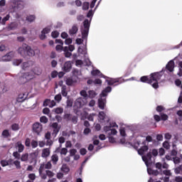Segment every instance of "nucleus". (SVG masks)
<instances>
[{
	"mask_svg": "<svg viewBox=\"0 0 182 182\" xmlns=\"http://www.w3.org/2000/svg\"><path fill=\"white\" fill-rule=\"evenodd\" d=\"M90 5V4H89V2H87V1L84 2L82 4L83 11H87V9H89Z\"/></svg>",
	"mask_w": 182,
	"mask_h": 182,
	"instance_id": "52",
	"label": "nucleus"
},
{
	"mask_svg": "<svg viewBox=\"0 0 182 182\" xmlns=\"http://www.w3.org/2000/svg\"><path fill=\"white\" fill-rule=\"evenodd\" d=\"M16 150H18V153H22V151H23V150L25 149V146H23V144H22L21 141H18L16 144Z\"/></svg>",
	"mask_w": 182,
	"mask_h": 182,
	"instance_id": "30",
	"label": "nucleus"
},
{
	"mask_svg": "<svg viewBox=\"0 0 182 182\" xmlns=\"http://www.w3.org/2000/svg\"><path fill=\"white\" fill-rule=\"evenodd\" d=\"M106 82L109 86H113L114 83H118L115 85V86H118V85H121V83H124V79L122 77L119 78H110L109 80H106Z\"/></svg>",
	"mask_w": 182,
	"mask_h": 182,
	"instance_id": "10",
	"label": "nucleus"
},
{
	"mask_svg": "<svg viewBox=\"0 0 182 182\" xmlns=\"http://www.w3.org/2000/svg\"><path fill=\"white\" fill-rule=\"evenodd\" d=\"M163 164L161 163L158 162L156 164V167L159 170V171H161V168H168V164L166 163V159H162Z\"/></svg>",
	"mask_w": 182,
	"mask_h": 182,
	"instance_id": "19",
	"label": "nucleus"
},
{
	"mask_svg": "<svg viewBox=\"0 0 182 182\" xmlns=\"http://www.w3.org/2000/svg\"><path fill=\"white\" fill-rule=\"evenodd\" d=\"M178 152L177 151V149H176V145H173V149L171 151V156H173V157H176Z\"/></svg>",
	"mask_w": 182,
	"mask_h": 182,
	"instance_id": "43",
	"label": "nucleus"
},
{
	"mask_svg": "<svg viewBox=\"0 0 182 182\" xmlns=\"http://www.w3.org/2000/svg\"><path fill=\"white\" fill-rule=\"evenodd\" d=\"M21 68L23 70H26V69L29 68V62L23 63L21 65Z\"/></svg>",
	"mask_w": 182,
	"mask_h": 182,
	"instance_id": "54",
	"label": "nucleus"
},
{
	"mask_svg": "<svg viewBox=\"0 0 182 182\" xmlns=\"http://www.w3.org/2000/svg\"><path fill=\"white\" fill-rule=\"evenodd\" d=\"M163 73H154L150 76H142L140 78V82L143 83H149L151 85L154 89H159V80L161 79Z\"/></svg>",
	"mask_w": 182,
	"mask_h": 182,
	"instance_id": "1",
	"label": "nucleus"
},
{
	"mask_svg": "<svg viewBox=\"0 0 182 182\" xmlns=\"http://www.w3.org/2000/svg\"><path fill=\"white\" fill-rule=\"evenodd\" d=\"M11 3L13 4L11 8L14 9V11H19L23 9V6H25V3L23 1L12 0Z\"/></svg>",
	"mask_w": 182,
	"mask_h": 182,
	"instance_id": "9",
	"label": "nucleus"
},
{
	"mask_svg": "<svg viewBox=\"0 0 182 182\" xmlns=\"http://www.w3.org/2000/svg\"><path fill=\"white\" fill-rule=\"evenodd\" d=\"M61 171H63V173H68V171H70V168H69L68 165L63 164L61 167Z\"/></svg>",
	"mask_w": 182,
	"mask_h": 182,
	"instance_id": "41",
	"label": "nucleus"
},
{
	"mask_svg": "<svg viewBox=\"0 0 182 182\" xmlns=\"http://www.w3.org/2000/svg\"><path fill=\"white\" fill-rule=\"evenodd\" d=\"M18 26H19L18 22H11L9 24L8 29H9V31H15L16 29H18Z\"/></svg>",
	"mask_w": 182,
	"mask_h": 182,
	"instance_id": "27",
	"label": "nucleus"
},
{
	"mask_svg": "<svg viewBox=\"0 0 182 182\" xmlns=\"http://www.w3.org/2000/svg\"><path fill=\"white\" fill-rule=\"evenodd\" d=\"M50 127L53 130V136H58V133H59L60 130V127H59V124L57 122H53L51 125Z\"/></svg>",
	"mask_w": 182,
	"mask_h": 182,
	"instance_id": "14",
	"label": "nucleus"
},
{
	"mask_svg": "<svg viewBox=\"0 0 182 182\" xmlns=\"http://www.w3.org/2000/svg\"><path fill=\"white\" fill-rule=\"evenodd\" d=\"M77 31H79V28H77V25H74L69 30V35H70V36H73V35H76L77 33Z\"/></svg>",
	"mask_w": 182,
	"mask_h": 182,
	"instance_id": "29",
	"label": "nucleus"
},
{
	"mask_svg": "<svg viewBox=\"0 0 182 182\" xmlns=\"http://www.w3.org/2000/svg\"><path fill=\"white\" fill-rule=\"evenodd\" d=\"M31 146H32V149H36L38 147V142H37V141L32 140L31 141Z\"/></svg>",
	"mask_w": 182,
	"mask_h": 182,
	"instance_id": "63",
	"label": "nucleus"
},
{
	"mask_svg": "<svg viewBox=\"0 0 182 182\" xmlns=\"http://www.w3.org/2000/svg\"><path fill=\"white\" fill-rule=\"evenodd\" d=\"M53 112H55V113H56V114H62V113H63V108L58 107V108L54 109L53 110Z\"/></svg>",
	"mask_w": 182,
	"mask_h": 182,
	"instance_id": "45",
	"label": "nucleus"
},
{
	"mask_svg": "<svg viewBox=\"0 0 182 182\" xmlns=\"http://www.w3.org/2000/svg\"><path fill=\"white\" fill-rule=\"evenodd\" d=\"M46 174L48 177H53L55 176V173L49 170L46 171Z\"/></svg>",
	"mask_w": 182,
	"mask_h": 182,
	"instance_id": "62",
	"label": "nucleus"
},
{
	"mask_svg": "<svg viewBox=\"0 0 182 182\" xmlns=\"http://www.w3.org/2000/svg\"><path fill=\"white\" fill-rule=\"evenodd\" d=\"M151 141H153V137L150 135L146 136V140H144L142 142L137 141L136 144L141 146V148L138 149V154L139 156H143L145 151L149 150V143H151Z\"/></svg>",
	"mask_w": 182,
	"mask_h": 182,
	"instance_id": "5",
	"label": "nucleus"
},
{
	"mask_svg": "<svg viewBox=\"0 0 182 182\" xmlns=\"http://www.w3.org/2000/svg\"><path fill=\"white\" fill-rule=\"evenodd\" d=\"M10 18L11 16L9 14H7L5 17L1 18V25H6L7 21H9Z\"/></svg>",
	"mask_w": 182,
	"mask_h": 182,
	"instance_id": "42",
	"label": "nucleus"
},
{
	"mask_svg": "<svg viewBox=\"0 0 182 182\" xmlns=\"http://www.w3.org/2000/svg\"><path fill=\"white\" fill-rule=\"evenodd\" d=\"M110 92H112V87L108 86L101 92L100 98L98 100V107H100L101 110L105 109V106H106V98L105 97H106Z\"/></svg>",
	"mask_w": 182,
	"mask_h": 182,
	"instance_id": "6",
	"label": "nucleus"
},
{
	"mask_svg": "<svg viewBox=\"0 0 182 182\" xmlns=\"http://www.w3.org/2000/svg\"><path fill=\"white\" fill-rule=\"evenodd\" d=\"M11 129L14 132H18V130H19V124H13L11 125Z\"/></svg>",
	"mask_w": 182,
	"mask_h": 182,
	"instance_id": "50",
	"label": "nucleus"
},
{
	"mask_svg": "<svg viewBox=\"0 0 182 182\" xmlns=\"http://www.w3.org/2000/svg\"><path fill=\"white\" fill-rule=\"evenodd\" d=\"M174 61L173 60H171L166 65V68L168 72H173L174 70Z\"/></svg>",
	"mask_w": 182,
	"mask_h": 182,
	"instance_id": "28",
	"label": "nucleus"
},
{
	"mask_svg": "<svg viewBox=\"0 0 182 182\" xmlns=\"http://www.w3.org/2000/svg\"><path fill=\"white\" fill-rule=\"evenodd\" d=\"M12 161H13L12 159H9L8 161L1 160L0 164L2 167H6V166H9V165L12 164Z\"/></svg>",
	"mask_w": 182,
	"mask_h": 182,
	"instance_id": "35",
	"label": "nucleus"
},
{
	"mask_svg": "<svg viewBox=\"0 0 182 182\" xmlns=\"http://www.w3.org/2000/svg\"><path fill=\"white\" fill-rule=\"evenodd\" d=\"M61 95L63 97H66L68 96V90L66 88V85H63L61 88Z\"/></svg>",
	"mask_w": 182,
	"mask_h": 182,
	"instance_id": "38",
	"label": "nucleus"
},
{
	"mask_svg": "<svg viewBox=\"0 0 182 182\" xmlns=\"http://www.w3.org/2000/svg\"><path fill=\"white\" fill-rule=\"evenodd\" d=\"M51 161L54 166L58 164V161H59V156L55 154L51 156Z\"/></svg>",
	"mask_w": 182,
	"mask_h": 182,
	"instance_id": "36",
	"label": "nucleus"
},
{
	"mask_svg": "<svg viewBox=\"0 0 182 182\" xmlns=\"http://www.w3.org/2000/svg\"><path fill=\"white\" fill-rule=\"evenodd\" d=\"M42 124L39 122H36L33 124V133L37 134V136H39L41 134V133L42 132Z\"/></svg>",
	"mask_w": 182,
	"mask_h": 182,
	"instance_id": "12",
	"label": "nucleus"
},
{
	"mask_svg": "<svg viewBox=\"0 0 182 182\" xmlns=\"http://www.w3.org/2000/svg\"><path fill=\"white\" fill-rule=\"evenodd\" d=\"M113 127H117V129H118L119 125H117L116 122H109L108 126H105L103 128L105 133L109 135L108 139H109V143H114L116 141L114 138L112 136H116V134H117V130H116Z\"/></svg>",
	"mask_w": 182,
	"mask_h": 182,
	"instance_id": "2",
	"label": "nucleus"
},
{
	"mask_svg": "<svg viewBox=\"0 0 182 182\" xmlns=\"http://www.w3.org/2000/svg\"><path fill=\"white\" fill-rule=\"evenodd\" d=\"M83 26L81 28L82 38H77L75 42L77 45H81L83 42V39L87 41V36L89 35V29L90 28V21L88 19H85L83 22Z\"/></svg>",
	"mask_w": 182,
	"mask_h": 182,
	"instance_id": "3",
	"label": "nucleus"
},
{
	"mask_svg": "<svg viewBox=\"0 0 182 182\" xmlns=\"http://www.w3.org/2000/svg\"><path fill=\"white\" fill-rule=\"evenodd\" d=\"M27 97H28V93L20 94L17 97V102H25Z\"/></svg>",
	"mask_w": 182,
	"mask_h": 182,
	"instance_id": "31",
	"label": "nucleus"
},
{
	"mask_svg": "<svg viewBox=\"0 0 182 182\" xmlns=\"http://www.w3.org/2000/svg\"><path fill=\"white\" fill-rule=\"evenodd\" d=\"M91 74L92 75V76H99V77H106V76L102 74V73L99 70H93L91 72Z\"/></svg>",
	"mask_w": 182,
	"mask_h": 182,
	"instance_id": "32",
	"label": "nucleus"
},
{
	"mask_svg": "<svg viewBox=\"0 0 182 182\" xmlns=\"http://www.w3.org/2000/svg\"><path fill=\"white\" fill-rule=\"evenodd\" d=\"M26 55H28V56H35V50L31 48V46H27V50Z\"/></svg>",
	"mask_w": 182,
	"mask_h": 182,
	"instance_id": "34",
	"label": "nucleus"
},
{
	"mask_svg": "<svg viewBox=\"0 0 182 182\" xmlns=\"http://www.w3.org/2000/svg\"><path fill=\"white\" fill-rule=\"evenodd\" d=\"M50 156V149L49 148H45L42 150L41 157L43 159H48Z\"/></svg>",
	"mask_w": 182,
	"mask_h": 182,
	"instance_id": "24",
	"label": "nucleus"
},
{
	"mask_svg": "<svg viewBox=\"0 0 182 182\" xmlns=\"http://www.w3.org/2000/svg\"><path fill=\"white\" fill-rule=\"evenodd\" d=\"M98 117L101 123H105V122L109 123V122H110V119L106 117V114H105V112H100Z\"/></svg>",
	"mask_w": 182,
	"mask_h": 182,
	"instance_id": "16",
	"label": "nucleus"
},
{
	"mask_svg": "<svg viewBox=\"0 0 182 182\" xmlns=\"http://www.w3.org/2000/svg\"><path fill=\"white\" fill-rule=\"evenodd\" d=\"M97 96V93L95 92V90H90L88 91V97L90 99H95Z\"/></svg>",
	"mask_w": 182,
	"mask_h": 182,
	"instance_id": "39",
	"label": "nucleus"
},
{
	"mask_svg": "<svg viewBox=\"0 0 182 182\" xmlns=\"http://www.w3.org/2000/svg\"><path fill=\"white\" fill-rule=\"evenodd\" d=\"M62 145H60V147L55 149V153H60L61 156H66L68 154V149L62 148Z\"/></svg>",
	"mask_w": 182,
	"mask_h": 182,
	"instance_id": "23",
	"label": "nucleus"
},
{
	"mask_svg": "<svg viewBox=\"0 0 182 182\" xmlns=\"http://www.w3.org/2000/svg\"><path fill=\"white\" fill-rule=\"evenodd\" d=\"M31 72H33L34 75H37V76H39L42 75V68L40 67H35Z\"/></svg>",
	"mask_w": 182,
	"mask_h": 182,
	"instance_id": "33",
	"label": "nucleus"
},
{
	"mask_svg": "<svg viewBox=\"0 0 182 182\" xmlns=\"http://www.w3.org/2000/svg\"><path fill=\"white\" fill-rule=\"evenodd\" d=\"M142 160L144 161L146 167H149L153 161H151V153H148L146 156H142Z\"/></svg>",
	"mask_w": 182,
	"mask_h": 182,
	"instance_id": "13",
	"label": "nucleus"
},
{
	"mask_svg": "<svg viewBox=\"0 0 182 182\" xmlns=\"http://www.w3.org/2000/svg\"><path fill=\"white\" fill-rule=\"evenodd\" d=\"M51 36L54 38H58V36H59V32L58 31H53Z\"/></svg>",
	"mask_w": 182,
	"mask_h": 182,
	"instance_id": "64",
	"label": "nucleus"
},
{
	"mask_svg": "<svg viewBox=\"0 0 182 182\" xmlns=\"http://www.w3.org/2000/svg\"><path fill=\"white\" fill-rule=\"evenodd\" d=\"M147 173L148 174H149V176H159V174H164L165 177H162L161 180H163L164 182L170 181V177L171 176V171L170 170H164L163 171H160L157 170H153L150 168H147Z\"/></svg>",
	"mask_w": 182,
	"mask_h": 182,
	"instance_id": "4",
	"label": "nucleus"
},
{
	"mask_svg": "<svg viewBox=\"0 0 182 182\" xmlns=\"http://www.w3.org/2000/svg\"><path fill=\"white\" fill-rule=\"evenodd\" d=\"M43 169H41V168H39L38 173L40 176L43 180H46L48 176L46 175V173H43Z\"/></svg>",
	"mask_w": 182,
	"mask_h": 182,
	"instance_id": "40",
	"label": "nucleus"
},
{
	"mask_svg": "<svg viewBox=\"0 0 182 182\" xmlns=\"http://www.w3.org/2000/svg\"><path fill=\"white\" fill-rule=\"evenodd\" d=\"M14 55L15 53L14 51L9 52L1 58V60L3 62H9L10 60H12V58H14Z\"/></svg>",
	"mask_w": 182,
	"mask_h": 182,
	"instance_id": "17",
	"label": "nucleus"
},
{
	"mask_svg": "<svg viewBox=\"0 0 182 182\" xmlns=\"http://www.w3.org/2000/svg\"><path fill=\"white\" fill-rule=\"evenodd\" d=\"M90 159V156L86 158L85 161L82 163L81 166L80 168V174H82V171L83 170V167H85L86 163H87V160Z\"/></svg>",
	"mask_w": 182,
	"mask_h": 182,
	"instance_id": "44",
	"label": "nucleus"
},
{
	"mask_svg": "<svg viewBox=\"0 0 182 182\" xmlns=\"http://www.w3.org/2000/svg\"><path fill=\"white\" fill-rule=\"evenodd\" d=\"M174 171H175V174H180V173H182V164L176 167L174 169Z\"/></svg>",
	"mask_w": 182,
	"mask_h": 182,
	"instance_id": "48",
	"label": "nucleus"
},
{
	"mask_svg": "<svg viewBox=\"0 0 182 182\" xmlns=\"http://www.w3.org/2000/svg\"><path fill=\"white\" fill-rule=\"evenodd\" d=\"M21 63H22V59H16V60H14L13 61V65L14 66H19Z\"/></svg>",
	"mask_w": 182,
	"mask_h": 182,
	"instance_id": "47",
	"label": "nucleus"
},
{
	"mask_svg": "<svg viewBox=\"0 0 182 182\" xmlns=\"http://www.w3.org/2000/svg\"><path fill=\"white\" fill-rule=\"evenodd\" d=\"M41 123L46 124L48 123V117L43 116L40 118Z\"/></svg>",
	"mask_w": 182,
	"mask_h": 182,
	"instance_id": "61",
	"label": "nucleus"
},
{
	"mask_svg": "<svg viewBox=\"0 0 182 182\" xmlns=\"http://www.w3.org/2000/svg\"><path fill=\"white\" fill-rule=\"evenodd\" d=\"M77 52L80 53V55H83L84 58H85V62L87 66H90L92 65V62L87 56V49L86 48V46H80L78 48Z\"/></svg>",
	"mask_w": 182,
	"mask_h": 182,
	"instance_id": "8",
	"label": "nucleus"
},
{
	"mask_svg": "<svg viewBox=\"0 0 182 182\" xmlns=\"http://www.w3.org/2000/svg\"><path fill=\"white\" fill-rule=\"evenodd\" d=\"M75 50V46L70 45L69 46L64 47L63 51L65 53V58H70L72 56V52Z\"/></svg>",
	"mask_w": 182,
	"mask_h": 182,
	"instance_id": "11",
	"label": "nucleus"
},
{
	"mask_svg": "<svg viewBox=\"0 0 182 182\" xmlns=\"http://www.w3.org/2000/svg\"><path fill=\"white\" fill-rule=\"evenodd\" d=\"M35 19H36V16L35 15H28L26 17V21H27V22H29L30 23L34 22Z\"/></svg>",
	"mask_w": 182,
	"mask_h": 182,
	"instance_id": "37",
	"label": "nucleus"
},
{
	"mask_svg": "<svg viewBox=\"0 0 182 182\" xmlns=\"http://www.w3.org/2000/svg\"><path fill=\"white\" fill-rule=\"evenodd\" d=\"M43 105L52 108L54 107V106H56V102H55V100H46L43 102Z\"/></svg>",
	"mask_w": 182,
	"mask_h": 182,
	"instance_id": "25",
	"label": "nucleus"
},
{
	"mask_svg": "<svg viewBox=\"0 0 182 182\" xmlns=\"http://www.w3.org/2000/svg\"><path fill=\"white\" fill-rule=\"evenodd\" d=\"M87 103V101L85 98L79 97L75 100V106L77 107H82V106H85Z\"/></svg>",
	"mask_w": 182,
	"mask_h": 182,
	"instance_id": "18",
	"label": "nucleus"
},
{
	"mask_svg": "<svg viewBox=\"0 0 182 182\" xmlns=\"http://www.w3.org/2000/svg\"><path fill=\"white\" fill-rule=\"evenodd\" d=\"M160 116H161V120H164V122H166V120L168 119V116L164 113H161Z\"/></svg>",
	"mask_w": 182,
	"mask_h": 182,
	"instance_id": "60",
	"label": "nucleus"
},
{
	"mask_svg": "<svg viewBox=\"0 0 182 182\" xmlns=\"http://www.w3.org/2000/svg\"><path fill=\"white\" fill-rule=\"evenodd\" d=\"M69 153H70V157H73L77 153V150L75 149H70Z\"/></svg>",
	"mask_w": 182,
	"mask_h": 182,
	"instance_id": "51",
	"label": "nucleus"
},
{
	"mask_svg": "<svg viewBox=\"0 0 182 182\" xmlns=\"http://www.w3.org/2000/svg\"><path fill=\"white\" fill-rule=\"evenodd\" d=\"M172 160H173L174 164H180V163L181 162V159H180L178 156L173 157Z\"/></svg>",
	"mask_w": 182,
	"mask_h": 182,
	"instance_id": "46",
	"label": "nucleus"
},
{
	"mask_svg": "<svg viewBox=\"0 0 182 182\" xmlns=\"http://www.w3.org/2000/svg\"><path fill=\"white\" fill-rule=\"evenodd\" d=\"M71 69H72V62L71 61L65 62L63 67V70L64 72H70Z\"/></svg>",
	"mask_w": 182,
	"mask_h": 182,
	"instance_id": "22",
	"label": "nucleus"
},
{
	"mask_svg": "<svg viewBox=\"0 0 182 182\" xmlns=\"http://www.w3.org/2000/svg\"><path fill=\"white\" fill-rule=\"evenodd\" d=\"M1 134L4 138L9 137V131L8 129L4 130Z\"/></svg>",
	"mask_w": 182,
	"mask_h": 182,
	"instance_id": "58",
	"label": "nucleus"
},
{
	"mask_svg": "<svg viewBox=\"0 0 182 182\" xmlns=\"http://www.w3.org/2000/svg\"><path fill=\"white\" fill-rule=\"evenodd\" d=\"M54 99L58 103L62 100V95L61 94H58L54 97Z\"/></svg>",
	"mask_w": 182,
	"mask_h": 182,
	"instance_id": "55",
	"label": "nucleus"
},
{
	"mask_svg": "<svg viewBox=\"0 0 182 182\" xmlns=\"http://www.w3.org/2000/svg\"><path fill=\"white\" fill-rule=\"evenodd\" d=\"M80 95L82 96L83 99H86V97H87V92L85 90H81Z\"/></svg>",
	"mask_w": 182,
	"mask_h": 182,
	"instance_id": "56",
	"label": "nucleus"
},
{
	"mask_svg": "<svg viewBox=\"0 0 182 182\" xmlns=\"http://www.w3.org/2000/svg\"><path fill=\"white\" fill-rule=\"evenodd\" d=\"M50 32V27H46L41 31V34L40 35V39L43 41V39H46V34Z\"/></svg>",
	"mask_w": 182,
	"mask_h": 182,
	"instance_id": "21",
	"label": "nucleus"
},
{
	"mask_svg": "<svg viewBox=\"0 0 182 182\" xmlns=\"http://www.w3.org/2000/svg\"><path fill=\"white\" fill-rule=\"evenodd\" d=\"M28 48V44L23 43L22 46L18 48V52L21 55L25 57L26 55V50Z\"/></svg>",
	"mask_w": 182,
	"mask_h": 182,
	"instance_id": "15",
	"label": "nucleus"
},
{
	"mask_svg": "<svg viewBox=\"0 0 182 182\" xmlns=\"http://www.w3.org/2000/svg\"><path fill=\"white\" fill-rule=\"evenodd\" d=\"M35 77L33 71H29L25 73H21L19 77L18 82L19 83H26L29 80H32Z\"/></svg>",
	"mask_w": 182,
	"mask_h": 182,
	"instance_id": "7",
	"label": "nucleus"
},
{
	"mask_svg": "<svg viewBox=\"0 0 182 182\" xmlns=\"http://www.w3.org/2000/svg\"><path fill=\"white\" fill-rule=\"evenodd\" d=\"M55 43H59L60 45H57L55 47V50L58 52H62L65 48H63V41L61 39H56L55 40Z\"/></svg>",
	"mask_w": 182,
	"mask_h": 182,
	"instance_id": "20",
	"label": "nucleus"
},
{
	"mask_svg": "<svg viewBox=\"0 0 182 182\" xmlns=\"http://www.w3.org/2000/svg\"><path fill=\"white\" fill-rule=\"evenodd\" d=\"M28 157H29L28 154H23L21 157V161H28Z\"/></svg>",
	"mask_w": 182,
	"mask_h": 182,
	"instance_id": "53",
	"label": "nucleus"
},
{
	"mask_svg": "<svg viewBox=\"0 0 182 182\" xmlns=\"http://www.w3.org/2000/svg\"><path fill=\"white\" fill-rule=\"evenodd\" d=\"M40 168L41 170H45V168L47 170H50V168H52V162H50V161H49L46 164H42L40 166Z\"/></svg>",
	"mask_w": 182,
	"mask_h": 182,
	"instance_id": "26",
	"label": "nucleus"
},
{
	"mask_svg": "<svg viewBox=\"0 0 182 182\" xmlns=\"http://www.w3.org/2000/svg\"><path fill=\"white\" fill-rule=\"evenodd\" d=\"M163 147H164V149H166V150L170 149V144L168 143V141H165L163 143Z\"/></svg>",
	"mask_w": 182,
	"mask_h": 182,
	"instance_id": "59",
	"label": "nucleus"
},
{
	"mask_svg": "<svg viewBox=\"0 0 182 182\" xmlns=\"http://www.w3.org/2000/svg\"><path fill=\"white\" fill-rule=\"evenodd\" d=\"M28 177L32 181H35L36 179V175H35V173H30L28 174Z\"/></svg>",
	"mask_w": 182,
	"mask_h": 182,
	"instance_id": "57",
	"label": "nucleus"
},
{
	"mask_svg": "<svg viewBox=\"0 0 182 182\" xmlns=\"http://www.w3.org/2000/svg\"><path fill=\"white\" fill-rule=\"evenodd\" d=\"M97 115L95 114V113H92L90 114V115H88L87 117V119L90 121V122H93L95 117H96Z\"/></svg>",
	"mask_w": 182,
	"mask_h": 182,
	"instance_id": "49",
	"label": "nucleus"
}]
</instances>
